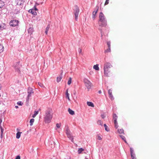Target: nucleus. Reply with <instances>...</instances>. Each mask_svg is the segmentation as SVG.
Here are the masks:
<instances>
[{
    "instance_id": "f257e3e1",
    "label": "nucleus",
    "mask_w": 159,
    "mask_h": 159,
    "mask_svg": "<svg viewBox=\"0 0 159 159\" xmlns=\"http://www.w3.org/2000/svg\"><path fill=\"white\" fill-rule=\"evenodd\" d=\"M52 109L50 108H48L46 111L44 117V121L45 123H48L51 122L52 117Z\"/></svg>"
},
{
    "instance_id": "f03ea898",
    "label": "nucleus",
    "mask_w": 159,
    "mask_h": 159,
    "mask_svg": "<svg viewBox=\"0 0 159 159\" xmlns=\"http://www.w3.org/2000/svg\"><path fill=\"white\" fill-rule=\"evenodd\" d=\"M99 18V22H101V24L99 23V26L105 27L107 25V21L104 15L102 12L100 13Z\"/></svg>"
},
{
    "instance_id": "7ed1b4c3",
    "label": "nucleus",
    "mask_w": 159,
    "mask_h": 159,
    "mask_svg": "<svg viewBox=\"0 0 159 159\" xmlns=\"http://www.w3.org/2000/svg\"><path fill=\"white\" fill-rule=\"evenodd\" d=\"M112 67V65L109 62H106L104 64L103 70L104 71V75L107 77L110 76L111 75L110 71L109 69Z\"/></svg>"
},
{
    "instance_id": "20e7f679",
    "label": "nucleus",
    "mask_w": 159,
    "mask_h": 159,
    "mask_svg": "<svg viewBox=\"0 0 159 159\" xmlns=\"http://www.w3.org/2000/svg\"><path fill=\"white\" fill-rule=\"evenodd\" d=\"M20 62V61H18L15 62L13 65L15 71L16 72H17L18 74H20V68L22 66Z\"/></svg>"
},
{
    "instance_id": "39448f33",
    "label": "nucleus",
    "mask_w": 159,
    "mask_h": 159,
    "mask_svg": "<svg viewBox=\"0 0 159 159\" xmlns=\"http://www.w3.org/2000/svg\"><path fill=\"white\" fill-rule=\"evenodd\" d=\"M34 93L33 89L31 87H29L27 89L28 95L26 98V102H28L29 98L31 96V95Z\"/></svg>"
},
{
    "instance_id": "423d86ee",
    "label": "nucleus",
    "mask_w": 159,
    "mask_h": 159,
    "mask_svg": "<svg viewBox=\"0 0 159 159\" xmlns=\"http://www.w3.org/2000/svg\"><path fill=\"white\" fill-rule=\"evenodd\" d=\"M19 21L16 19H12L9 22L10 25L12 27L17 26L19 25Z\"/></svg>"
},
{
    "instance_id": "0eeeda50",
    "label": "nucleus",
    "mask_w": 159,
    "mask_h": 159,
    "mask_svg": "<svg viewBox=\"0 0 159 159\" xmlns=\"http://www.w3.org/2000/svg\"><path fill=\"white\" fill-rule=\"evenodd\" d=\"M75 8L74 10V12L75 15V20L77 21L78 19V17L80 12V10L79 7L77 5L75 6Z\"/></svg>"
},
{
    "instance_id": "6e6552de",
    "label": "nucleus",
    "mask_w": 159,
    "mask_h": 159,
    "mask_svg": "<svg viewBox=\"0 0 159 159\" xmlns=\"http://www.w3.org/2000/svg\"><path fill=\"white\" fill-rule=\"evenodd\" d=\"M84 82L85 85L87 89H90L91 88L92 83L88 79L85 78L84 80Z\"/></svg>"
},
{
    "instance_id": "1a4fd4ad",
    "label": "nucleus",
    "mask_w": 159,
    "mask_h": 159,
    "mask_svg": "<svg viewBox=\"0 0 159 159\" xmlns=\"http://www.w3.org/2000/svg\"><path fill=\"white\" fill-rule=\"evenodd\" d=\"M98 9L99 7L98 6H96L94 11L92 13V18L93 19H94L95 18L96 15L98 12Z\"/></svg>"
},
{
    "instance_id": "9d476101",
    "label": "nucleus",
    "mask_w": 159,
    "mask_h": 159,
    "mask_svg": "<svg viewBox=\"0 0 159 159\" xmlns=\"http://www.w3.org/2000/svg\"><path fill=\"white\" fill-rule=\"evenodd\" d=\"M130 155L131 157L132 158V159H136L135 157V154L134 153V150L132 148H130Z\"/></svg>"
},
{
    "instance_id": "9b49d317",
    "label": "nucleus",
    "mask_w": 159,
    "mask_h": 159,
    "mask_svg": "<svg viewBox=\"0 0 159 159\" xmlns=\"http://www.w3.org/2000/svg\"><path fill=\"white\" fill-rule=\"evenodd\" d=\"M7 28V26L5 24L2 23L0 24V30H3Z\"/></svg>"
},
{
    "instance_id": "f8f14e48",
    "label": "nucleus",
    "mask_w": 159,
    "mask_h": 159,
    "mask_svg": "<svg viewBox=\"0 0 159 159\" xmlns=\"http://www.w3.org/2000/svg\"><path fill=\"white\" fill-rule=\"evenodd\" d=\"M67 137L70 140H71V141L73 143L74 142V138L73 136L72 135V134H69L68 135H67Z\"/></svg>"
},
{
    "instance_id": "ddd939ff",
    "label": "nucleus",
    "mask_w": 159,
    "mask_h": 159,
    "mask_svg": "<svg viewBox=\"0 0 159 159\" xmlns=\"http://www.w3.org/2000/svg\"><path fill=\"white\" fill-rule=\"evenodd\" d=\"M29 12L32 13L34 16H36L37 15V12L34 11L33 9H31L29 10Z\"/></svg>"
},
{
    "instance_id": "4468645a",
    "label": "nucleus",
    "mask_w": 159,
    "mask_h": 159,
    "mask_svg": "<svg viewBox=\"0 0 159 159\" xmlns=\"http://www.w3.org/2000/svg\"><path fill=\"white\" fill-rule=\"evenodd\" d=\"M62 73H61L58 77H57V83H59L60 82L62 78Z\"/></svg>"
},
{
    "instance_id": "2eb2a0df",
    "label": "nucleus",
    "mask_w": 159,
    "mask_h": 159,
    "mask_svg": "<svg viewBox=\"0 0 159 159\" xmlns=\"http://www.w3.org/2000/svg\"><path fill=\"white\" fill-rule=\"evenodd\" d=\"M17 4L21 5L23 4L24 2V0H16Z\"/></svg>"
},
{
    "instance_id": "dca6fc26",
    "label": "nucleus",
    "mask_w": 159,
    "mask_h": 159,
    "mask_svg": "<svg viewBox=\"0 0 159 159\" xmlns=\"http://www.w3.org/2000/svg\"><path fill=\"white\" fill-rule=\"evenodd\" d=\"M66 128V130L65 132L66 135H68L69 134H71V133L68 127H67Z\"/></svg>"
},
{
    "instance_id": "f3484780",
    "label": "nucleus",
    "mask_w": 159,
    "mask_h": 159,
    "mask_svg": "<svg viewBox=\"0 0 159 159\" xmlns=\"http://www.w3.org/2000/svg\"><path fill=\"white\" fill-rule=\"evenodd\" d=\"M118 116L115 113H113V118L114 120V121H115V122L117 121Z\"/></svg>"
},
{
    "instance_id": "a211bd4d",
    "label": "nucleus",
    "mask_w": 159,
    "mask_h": 159,
    "mask_svg": "<svg viewBox=\"0 0 159 159\" xmlns=\"http://www.w3.org/2000/svg\"><path fill=\"white\" fill-rule=\"evenodd\" d=\"M68 89H67L66 90V98L69 100H70L69 94L68 93Z\"/></svg>"
},
{
    "instance_id": "6ab92c4d",
    "label": "nucleus",
    "mask_w": 159,
    "mask_h": 159,
    "mask_svg": "<svg viewBox=\"0 0 159 159\" xmlns=\"http://www.w3.org/2000/svg\"><path fill=\"white\" fill-rule=\"evenodd\" d=\"M87 105L90 107H94V105L93 103L92 102H87Z\"/></svg>"
},
{
    "instance_id": "aec40b11",
    "label": "nucleus",
    "mask_w": 159,
    "mask_h": 159,
    "mask_svg": "<svg viewBox=\"0 0 159 159\" xmlns=\"http://www.w3.org/2000/svg\"><path fill=\"white\" fill-rule=\"evenodd\" d=\"M68 111L69 114H70L71 115H73L75 114V112L73 111L70 108H68Z\"/></svg>"
},
{
    "instance_id": "412c9836",
    "label": "nucleus",
    "mask_w": 159,
    "mask_h": 159,
    "mask_svg": "<svg viewBox=\"0 0 159 159\" xmlns=\"http://www.w3.org/2000/svg\"><path fill=\"white\" fill-rule=\"evenodd\" d=\"M22 133L21 132H18L16 134V138L17 139H19L20 136V135L21 133Z\"/></svg>"
},
{
    "instance_id": "4be33fe9",
    "label": "nucleus",
    "mask_w": 159,
    "mask_h": 159,
    "mask_svg": "<svg viewBox=\"0 0 159 159\" xmlns=\"http://www.w3.org/2000/svg\"><path fill=\"white\" fill-rule=\"evenodd\" d=\"M33 32V28H32L31 27L29 28L28 30V33L30 34H32Z\"/></svg>"
},
{
    "instance_id": "5701e85b",
    "label": "nucleus",
    "mask_w": 159,
    "mask_h": 159,
    "mask_svg": "<svg viewBox=\"0 0 159 159\" xmlns=\"http://www.w3.org/2000/svg\"><path fill=\"white\" fill-rule=\"evenodd\" d=\"M93 68L96 70H99L98 65V64L94 65Z\"/></svg>"
},
{
    "instance_id": "b1692460",
    "label": "nucleus",
    "mask_w": 159,
    "mask_h": 159,
    "mask_svg": "<svg viewBox=\"0 0 159 159\" xmlns=\"http://www.w3.org/2000/svg\"><path fill=\"white\" fill-rule=\"evenodd\" d=\"M49 28H50V25H48L47 26L46 28V30H45V33L46 34H47L48 33V31L49 30Z\"/></svg>"
},
{
    "instance_id": "393cba45",
    "label": "nucleus",
    "mask_w": 159,
    "mask_h": 159,
    "mask_svg": "<svg viewBox=\"0 0 159 159\" xmlns=\"http://www.w3.org/2000/svg\"><path fill=\"white\" fill-rule=\"evenodd\" d=\"M4 5V2L1 0H0V8L2 7Z\"/></svg>"
},
{
    "instance_id": "a878e982",
    "label": "nucleus",
    "mask_w": 159,
    "mask_h": 159,
    "mask_svg": "<svg viewBox=\"0 0 159 159\" xmlns=\"http://www.w3.org/2000/svg\"><path fill=\"white\" fill-rule=\"evenodd\" d=\"M84 150V149L82 148H79L78 150V154H80Z\"/></svg>"
},
{
    "instance_id": "bb28decb",
    "label": "nucleus",
    "mask_w": 159,
    "mask_h": 159,
    "mask_svg": "<svg viewBox=\"0 0 159 159\" xmlns=\"http://www.w3.org/2000/svg\"><path fill=\"white\" fill-rule=\"evenodd\" d=\"M104 126L105 127V129L106 131L107 132L109 131V129L108 128V127L107 125L106 124H104Z\"/></svg>"
},
{
    "instance_id": "cd10ccee",
    "label": "nucleus",
    "mask_w": 159,
    "mask_h": 159,
    "mask_svg": "<svg viewBox=\"0 0 159 159\" xmlns=\"http://www.w3.org/2000/svg\"><path fill=\"white\" fill-rule=\"evenodd\" d=\"M4 50V47L2 45L0 44V53L2 52Z\"/></svg>"
},
{
    "instance_id": "c85d7f7f",
    "label": "nucleus",
    "mask_w": 159,
    "mask_h": 159,
    "mask_svg": "<svg viewBox=\"0 0 159 159\" xmlns=\"http://www.w3.org/2000/svg\"><path fill=\"white\" fill-rule=\"evenodd\" d=\"M98 124L101 126L103 125V122L101 120H99L97 122Z\"/></svg>"
},
{
    "instance_id": "c756f323",
    "label": "nucleus",
    "mask_w": 159,
    "mask_h": 159,
    "mask_svg": "<svg viewBox=\"0 0 159 159\" xmlns=\"http://www.w3.org/2000/svg\"><path fill=\"white\" fill-rule=\"evenodd\" d=\"M118 133L120 134H124V131L123 129H118Z\"/></svg>"
},
{
    "instance_id": "7c9ffc66",
    "label": "nucleus",
    "mask_w": 159,
    "mask_h": 159,
    "mask_svg": "<svg viewBox=\"0 0 159 159\" xmlns=\"http://www.w3.org/2000/svg\"><path fill=\"white\" fill-rule=\"evenodd\" d=\"M38 111H34V114L32 115V117L34 118L38 114Z\"/></svg>"
},
{
    "instance_id": "2f4dec72",
    "label": "nucleus",
    "mask_w": 159,
    "mask_h": 159,
    "mask_svg": "<svg viewBox=\"0 0 159 159\" xmlns=\"http://www.w3.org/2000/svg\"><path fill=\"white\" fill-rule=\"evenodd\" d=\"M34 121V119L33 118L31 119L30 120V125L32 126Z\"/></svg>"
},
{
    "instance_id": "473e14b6",
    "label": "nucleus",
    "mask_w": 159,
    "mask_h": 159,
    "mask_svg": "<svg viewBox=\"0 0 159 159\" xmlns=\"http://www.w3.org/2000/svg\"><path fill=\"white\" fill-rule=\"evenodd\" d=\"M114 124L115 125V127L116 129H117L118 128V124L117 122V121H116V122H115V121H114Z\"/></svg>"
},
{
    "instance_id": "72a5a7b5",
    "label": "nucleus",
    "mask_w": 159,
    "mask_h": 159,
    "mask_svg": "<svg viewBox=\"0 0 159 159\" xmlns=\"http://www.w3.org/2000/svg\"><path fill=\"white\" fill-rule=\"evenodd\" d=\"M71 77H70L69 79V80L68 81L67 84L68 85L70 84L71 83Z\"/></svg>"
},
{
    "instance_id": "f704fd0d",
    "label": "nucleus",
    "mask_w": 159,
    "mask_h": 159,
    "mask_svg": "<svg viewBox=\"0 0 159 159\" xmlns=\"http://www.w3.org/2000/svg\"><path fill=\"white\" fill-rule=\"evenodd\" d=\"M109 98L112 100L114 99V98L113 95H112V94L109 95Z\"/></svg>"
},
{
    "instance_id": "c9c22d12",
    "label": "nucleus",
    "mask_w": 159,
    "mask_h": 159,
    "mask_svg": "<svg viewBox=\"0 0 159 159\" xmlns=\"http://www.w3.org/2000/svg\"><path fill=\"white\" fill-rule=\"evenodd\" d=\"M17 104L19 106H22L23 103L21 101H19L17 103Z\"/></svg>"
},
{
    "instance_id": "e433bc0d",
    "label": "nucleus",
    "mask_w": 159,
    "mask_h": 159,
    "mask_svg": "<svg viewBox=\"0 0 159 159\" xmlns=\"http://www.w3.org/2000/svg\"><path fill=\"white\" fill-rule=\"evenodd\" d=\"M111 51V48H108L105 51V52H110Z\"/></svg>"
},
{
    "instance_id": "4c0bfd02",
    "label": "nucleus",
    "mask_w": 159,
    "mask_h": 159,
    "mask_svg": "<svg viewBox=\"0 0 159 159\" xmlns=\"http://www.w3.org/2000/svg\"><path fill=\"white\" fill-rule=\"evenodd\" d=\"M0 128L1 129V133L3 134V129L2 127L1 126V125L0 126Z\"/></svg>"
},
{
    "instance_id": "58836bf2",
    "label": "nucleus",
    "mask_w": 159,
    "mask_h": 159,
    "mask_svg": "<svg viewBox=\"0 0 159 159\" xmlns=\"http://www.w3.org/2000/svg\"><path fill=\"white\" fill-rule=\"evenodd\" d=\"M107 44L108 48H111V42L110 41H108L107 42Z\"/></svg>"
},
{
    "instance_id": "ea45409f",
    "label": "nucleus",
    "mask_w": 159,
    "mask_h": 159,
    "mask_svg": "<svg viewBox=\"0 0 159 159\" xmlns=\"http://www.w3.org/2000/svg\"><path fill=\"white\" fill-rule=\"evenodd\" d=\"M120 137H121V139L123 140L126 139L125 137L124 136L120 135Z\"/></svg>"
},
{
    "instance_id": "a19ab883",
    "label": "nucleus",
    "mask_w": 159,
    "mask_h": 159,
    "mask_svg": "<svg viewBox=\"0 0 159 159\" xmlns=\"http://www.w3.org/2000/svg\"><path fill=\"white\" fill-rule=\"evenodd\" d=\"M32 9H33L35 11H38V9L36 8V5H34Z\"/></svg>"
},
{
    "instance_id": "79ce46f5",
    "label": "nucleus",
    "mask_w": 159,
    "mask_h": 159,
    "mask_svg": "<svg viewBox=\"0 0 159 159\" xmlns=\"http://www.w3.org/2000/svg\"><path fill=\"white\" fill-rule=\"evenodd\" d=\"M109 0H106L104 4V5H107L109 3Z\"/></svg>"
},
{
    "instance_id": "37998d69",
    "label": "nucleus",
    "mask_w": 159,
    "mask_h": 159,
    "mask_svg": "<svg viewBox=\"0 0 159 159\" xmlns=\"http://www.w3.org/2000/svg\"><path fill=\"white\" fill-rule=\"evenodd\" d=\"M38 84L41 87H43V84L40 82H38Z\"/></svg>"
},
{
    "instance_id": "c03bdc74",
    "label": "nucleus",
    "mask_w": 159,
    "mask_h": 159,
    "mask_svg": "<svg viewBox=\"0 0 159 159\" xmlns=\"http://www.w3.org/2000/svg\"><path fill=\"white\" fill-rule=\"evenodd\" d=\"M61 124H58L57 123L56 124V127L57 128H60V126H61Z\"/></svg>"
},
{
    "instance_id": "a18cd8bd",
    "label": "nucleus",
    "mask_w": 159,
    "mask_h": 159,
    "mask_svg": "<svg viewBox=\"0 0 159 159\" xmlns=\"http://www.w3.org/2000/svg\"><path fill=\"white\" fill-rule=\"evenodd\" d=\"M108 93L109 95L112 94V90L111 89H110L108 90Z\"/></svg>"
},
{
    "instance_id": "49530a36",
    "label": "nucleus",
    "mask_w": 159,
    "mask_h": 159,
    "mask_svg": "<svg viewBox=\"0 0 159 159\" xmlns=\"http://www.w3.org/2000/svg\"><path fill=\"white\" fill-rule=\"evenodd\" d=\"M101 117L102 119H104L106 117V116L104 114H102L101 115Z\"/></svg>"
},
{
    "instance_id": "de8ad7c7",
    "label": "nucleus",
    "mask_w": 159,
    "mask_h": 159,
    "mask_svg": "<svg viewBox=\"0 0 159 159\" xmlns=\"http://www.w3.org/2000/svg\"><path fill=\"white\" fill-rule=\"evenodd\" d=\"M99 30H100V32H101V37H102V36H103V34H102V29H99Z\"/></svg>"
},
{
    "instance_id": "09e8293b",
    "label": "nucleus",
    "mask_w": 159,
    "mask_h": 159,
    "mask_svg": "<svg viewBox=\"0 0 159 159\" xmlns=\"http://www.w3.org/2000/svg\"><path fill=\"white\" fill-rule=\"evenodd\" d=\"M15 159H20V155H18L16 156Z\"/></svg>"
},
{
    "instance_id": "8fccbe9b",
    "label": "nucleus",
    "mask_w": 159,
    "mask_h": 159,
    "mask_svg": "<svg viewBox=\"0 0 159 159\" xmlns=\"http://www.w3.org/2000/svg\"><path fill=\"white\" fill-rule=\"evenodd\" d=\"M98 139L99 140H101L102 139V138L100 136H98Z\"/></svg>"
},
{
    "instance_id": "3c124183",
    "label": "nucleus",
    "mask_w": 159,
    "mask_h": 159,
    "mask_svg": "<svg viewBox=\"0 0 159 159\" xmlns=\"http://www.w3.org/2000/svg\"><path fill=\"white\" fill-rule=\"evenodd\" d=\"M82 52V49L80 48L79 49V53H80Z\"/></svg>"
},
{
    "instance_id": "603ef678",
    "label": "nucleus",
    "mask_w": 159,
    "mask_h": 159,
    "mask_svg": "<svg viewBox=\"0 0 159 159\" xmlns=\"http://www.w3.org/2000/svg\"><path fill=\"white\" fill-rule=\"evenodd\" d=\"M102 92H101V90H99L98 91V93L99 94H101V93Z\"/></svg>"
},
{
    "instance_id": "864d4df0",
    "label": "nucleus",
    "mask_w": 159,
    "mask_h": 159,
    "mask_svg": "<svg viewBox=\"0 0 159 159\" xmlns=\"http://www.w3.org/2000/svg\"><path fill=\"white\" fill-rule=\"evenodd\" d=\"M124 141L127 144H128V143L127 142V141H126V139L124 140Z\"/></svg>"
},
{
    "instance_id": "5fc2aeb1",
    "label": "nucleus",
    "mask_w": 159,
    "mask_h": 159,
    "mask_svg": "<svg viewBox=\"0 0 159 159\" xmlns=\"http://www.w3.org/2000/svg\"><path fill=\"white\" fill-rule=\"evenodd\" d=\"M3 134L1 133V138H2V136H3Z\"/></svg>"
},
{
    "instance_id": "6e6d98bb",
    "label": "nucleus",
    "mask_w": 159,
    "mask_h": 159,
    "mask_svg": "<svg viewBox=\"0 0 159 159\" xmlns=\"http://www.w3.org/2000/svg\"><path fill=\"white\" fill-rule=\"evenodd\" d=\"M15 107L16 108H18V107L17 106H15Z\"/></svg>"
},
{
    "instance_id": "4d7b16f0",
    "label": "nucleus",
    "mask_w": 159,
    "mask_h": 159,
    "mask_svg": "<svg viewBox=\"0 0 159 159\" xmlns=\"http://www.w3.org/2000/svg\"><path fill=\"white\" fill-rule=\"evenodd\" d=\"M39 5V3H38L37 2H36L35 3V5Z\"/></svg>"
},
{
    "instance_id": "13d9d810",
    "label": "nucleus",
    "mask_w": 159,
    "mask_h": 159,
    "mask_svg": "<svg viewBox=\"0 0 159 159\" xmlns=\"http://www.w3.org/2000/svg\"><path fill=\"white\" fill-rule=\"evenodd\" d=\"M1 85L0 84V89H1Z\"/></svg>"
},
{
    "instance_id": "bf43d9fd",
    "label": "nucleus",
    "mask_w": 159,
    "mask_h": 159,
    "mask_svg": "<svg viewBox=\"0 0 159 159\" xmlns=\"http://www.w3.org/2000/svg\"><path fill=\"white\" fill-rule=\"evenodd\" d=\"M17 131H18H18H19V129H18L17 128Z\"/></svg>"
},
{
    "instance_id": "052dcab7",
    "label": "nucleus",
    "mask_w": 159,
    "mask_h": 159,
    "mask_svg": "<svg viewBox=\"0 0 159 159\" xmlns=\"http://www.w3.org/2000/svg\"><path fill=\"white\" fill-rule=\"evenodd\" d=\"M85 159H88V158L85 157Z\"/></svg>"
}]
</instances>
